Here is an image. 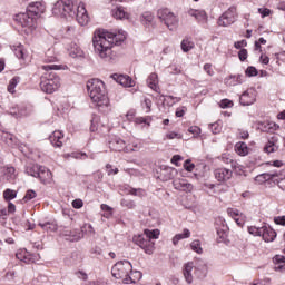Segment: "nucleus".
Returning a JSON list of instances; mask_svg holds the SVG:
<instances>
[{"mask_svg": "<svg viewBox=\"0 0 285 285\" xmlns=\"http://www.w3.org/2000/svg\"><path fill=\"white\" fill-rule=\"evenodd\" d=\"M238 135L242 139H248L250 137V134H248V130L239 129Z\"/></svg>", "mask_w": 285, "mask_h": 285, "instance_id": "338daca9", "label": "nucleus"}, {"mask_svg": "<svg viewBox=\"0 0 285 285\" xmlns=\"http://www.w3.org/2000/svg\"><path fill=\"white\" fill-rule=\"evenodd\" d=\"M258 12H259V14L262 16V18L264 19V18H266V17H269V14H271V9H268V8H259V9H258Z\"/></svg>", "mask_w": 285, "mask_h": 285, "instance_id": "0e129e2a", "label": "nucleus"}, {"mask_svg": "<svg viewBox=\"0 0 285 285\" xmlns=\"http://www.w3.org/2000/svg\"><path fill=\"white\" fill-rule=\"evenodd\" d=\"M37 179H39L41 184H50V181H52V171L43 166H40Z\"/></svg>", "mask_w": 285, "mask_h": 285, "instance_id": "412c9836", "label": "nucleus"}, {"mask_svg": "<svg viewBox=\"0 0 285 285\" xmlns=\"http://www.w3.org/2000/svg\"><path fill=\"white\" fill-rule=\"evenodd\" d=\"M248 233H249V235H253L254 237H262V227L249 226Z\"/></svg>", "mask_w": 285, "mask_h": 285, "instance_id": "a18cd8bd", "label": "nucleus"}, {"mask_svg": "<svg viewBox=\"0 0 285 285\" xmlns=\"http://www.w3.org/2000/svg\"><path fill=\"white\" fill-rule=\"evenodd\" d=\"M134 122L136 124V126H150V117H138V118H135Z\"/></svg>", "mask_w": 285, "mask_h": 285, "instance_id": "a19ab883", "label": "nucleus"}, {"mask_svg": "<svg viewBox=\"0 0 285 285\" xmlns=\"http://www.w3.org/2000/svg\"><path fill=\"white\" fill-rule=\"evenodd\" d=\"M157 17L170 31L177 30L179 27V18L168 9H159Z\"/></svg>", "mask_w": 285, "mask_h": 285, "instance_id": "423d86ee", "label": "nucleus"}, {"mask_svg": "<svg viewBox=\"0 0 285 285\" xmlns=\"http://www.w3.org/2000/svg\"><path fill=\"white\" fill-rule=\"evenodd\" d=\"M204 70L209 77H213V75H215V71L213 70V65L210 63H205Z\"/></svg>", "mask_w": 285, "mask_h": 285, "instance_id": "052dcab7", "label": "nucleus"}, {"mask_svg": "<svg viewBox=\"0 0 285 285\" xmlns=\"http://www.w3.org/2000/svg\"><path fill=\"white\" fill-rule=\"evenodd\" d=\"M69 55L72 57V59H77V57H83V51L81 48H79V46L73 45V47L69 49Z\"/></svg>", "mask_w": 285, "mask_h": 285, "instance_id": "e433bc0d", "label": "nucleus"}, {"mask_svg": "<svg viewBox=\"0 0 285 285\" xmlns=\"http://www.w3.org/2000/svg\"><path fill=\"white\" fill-rule=\"evenodd\" d=\"M184 168L187 170V173H193L195 170V164L190 161V159L185 160Z\"/></svg>", "mask_w": 285, "mask_h": 285, "instance_id": "603ef678", "label": "nucleus"}, {"mask_svg": "<svg viewBox=\"0 0 285 285\" xmlns=\"http://www.w3.org/2000/svg\"><path fill=\"white\" fill-rule=\"evenodd\" d=\"M49 141L53 148H61L63 146V132L56 130L49 136Z\"/></svg>", "mask_w": 285, "mask_h": 285, "instance_id": "aec40b11", "label": "nucleus"}, {"mask_svg": "<svg viewBox=\"0 0 285 285\" xmlns=\"http://www.w3.org/2000/svg\"><path fill=\"white\" fill-rule=\"evenodd\" d=\"M21 78L19 77H13L10 81H9V85H8V92H10L11 95H14V89L17 88V85L19 83Z\"/></svg>", "mask_w": 285, "mask_h": 285, "instance_id": "4c0bfd02", "label": "nucleus"}, {"mask_svg": "<svg viewBox=\"0 0 285 285\" xmlns=\"http://www.w3.org/2000/svg\"><path fill=\"white\" fill-rule=\"evenodd\" d=\"M17 259H20V262H24L26 264H30V262H35L32 257H30V253L28 250H22L16 254Z\"/></svg>", "mask_w": 285, "mask_h": 285, "instance_id": "72a5a7b5", "label": "nucleus"}, {"mask_svg": "<svg viewBox=\"0 0 285 285\" xmlns=\"http://www.w3.org/2000/svg\"><path fill=\"white\" fill-rule=\"evenodd\" d=\"M166 139H181V134L170 131V132L166 134Z\"/></svg>", "mask_w": 285, "mask_h": 285, "instance_id": "bf43d9fd", "label": "nucleus"}, {"mask_svg": "<svg viewBox=\"0 0 285 285\" xmlns=\"http://www.w3.org/2000/svg\"><path fill=\"white\" fill-rule=\"evenodd\" d=\"M87 90L91 101L98 107V110L106 112L108 106H110V99H108V91H106L104 81L99 79L88 80Z\"/></svg>", "mask_w": 285, "mask_h": 285, "instance_id": "20e7f679", "label": "nucleus"}, {"mask_svg": "<svg viewBox=\"0 0 285 285\" xmlns=\"http://www.w3.org/2000/svg\"><path fill=\"white\" fill-rule=\"evenodd\" d=\"M140 22L146 28H153L155 26V16L150 11H145L140 16Z\"/></svg>", "mask_w": 285, "mask_h": 285, "instance_id": "5701e85b", "label": "nucleus"}, {"mask_svg": "<svg viewBox=\"0 0 285 285\" xmlns=\"http://www.w3.org/2000/svg\"><path fill=\"white\" fill-rule=\"evenodd\" d=\"M4 177L8 181H12V179H14V177H17L14 167H7L4 169Z\"/></svg>", "mask_w": 285, "mask_h": 285, "instance_id": "ea45409f", "label": "nucleus"}, {"mask_svg": "<svg viewBox=\"0 0 285 285\" xmlns=\"http://www.w3.org/2000/svg\"><path fill=\"white\" fill-rule=\"evenodd\" d=\"M120 205L122 206V208H128L129 210L137 208V204H135V200H130L126 198H122L120 200Z\"/></svg>", "mask_w": 285, "mask_h": 285, "instance_id": "58836bf2", "label": "nucleus"}, {"mask_svg": "<svg viewBox=\"0 0 285 285\" xmlns=\"http://www.w3.org/2000/svg\"><path fill=\"white\" fill-rule=\"evenodd\" d=\"M175 175H177V169L173 167H165L160 170V179H163V181H170V179H175Z\"/></svg>", "mask_w": 285, "mask_h": 285, "instance_id": "b1692460", "label": "nucleus"}, {"mask_svg": "<svg viewBox=\"0 0 285 285\" xmlns=\"http://www.w3.org/2000/svg\"><path fill=\"white\" fill-rule=\"evenodd\" d=\"M45 61H48L49 63H55V61H57V57L55 56V50L53 49H49L46 52Z\"/></svg>", "mask_w": 285, "mask_h": 285, "instance_id": "c03bdc74", "label": "nucleus"}, {"mask_svg": "<svg viewBox=\"0 0 285 285\" xmlns=\"http://www.w3.org/2000/svg\"><path fill=\"white\" fill-rule=\"evenodd\" d=\"M160 99H163V104L165 106H175V104H179L181 101V98L175 97V96H160Z\"/></svg>", "mask_w": 285, "mask_h": 285, "instance_id": "c85d7f7f", "label": "nucleus"}, {"mask_svg": "<svg viewBox=\"0 0 285 285\" xmlns=\"http://www.w3.org/2000/svg\"><path fill=\"white\" fill-rule=\"evenodd\" d=\"M188 14L189 17H194L200 26H204V23L208 21V14H206V11L204 10L189 9Z\"/></svg>", "mask_w": 285, "mask_h": 285, "instance_id": "a211bd4d", "label": "nucleus"}, {"mask_svg": "<svg viewBox=\"0 0 285 285\" xmlns=\"http://www.w3.org/2000/svg\"><path fill=\"white\" fill-rule=\"evenodd\" d=\"M180 48L183 50V52H190V50H193V48H195V42L188 38L183 39L181 43H180Z\"/></svg>", "mask_w": 285, "mask_h": 285, "instance_id": "2f4dec72", "label": "nucleus"}, {"mask_svg": "<svg viewBox=\"0 0 285 285\" xmlns=\"http://www.w3.org/2000/svg\"><path fill=\"white\" fill-rule=\"evenodd\" d=\"M128 273H132V264L129 261H119L111 268V275L116 279L128 277Z\"/></svg>", "mask_w": 285, "mask_h": 285, "instance_id": "0eeeda50", "label": "nucleus"}, {"mask_svg": "<svg viewBox=\"0 0 285 285\" xmlns=\"http://www.w3.org/2000/svg\"><path fill=\"white\" fill-rule=\"evenodd\" d=\"M52 14L55 17H76L80 26H88L90 18L88 17V11L86 10V4L80 2L75 4L72 0H59L53 4Z\"/></svg>", "mask_w": 285, "mask_h": 285, "instance_id": "f03ea898", "label": "nucleus"}, {"mask_svg": "<svg viewBox=\"0 0 285 285\" xmlns=\"http://www.w3.org/2000/svg\"><path fill=\"white\" fill-rule=\"evenodd\" d=\"M188 237H190V229H184L181 234H177L176 236H174L173 238L174 246H177V244H179L181 239H188Z\"/></svg>", "mask_w": 285, "mask_h": 285, "instance_id": "7c9ffc66", "label": "nucleus"}, {"mask_svg": "<svg viewBox=\"0 0 285 285\" xmlns=\"http://www.w3.org/2000/svg\"><path fill=\"white\" fill-rule=\"evenodd\" d=\"M238 59L240 61H245L246 59H248V50L240 49L239 52H238Z\"/></svg>", "mask_w": 285, "mask_h": 285, "instance_id": "4d7b16f0", "label": "nucleus"}, {"mask_svg": "<svg viewBox=\"0 0 285 285\" xmlns=\"http://www.w3.org/2000/svg\"><path fill=\"white\" fill-rule=\"evenodd\" d=\"M17 197V191L12 190V189H6L3 191V198L6 199V202H12V199H16Z\"/></svg>", "mask_w": 285, "mask_h": 285, "instance_id": "37998d69", "label": "nucleus"}, {"mask_svg": "<svg viewBox=\"0 0 285 285\" xmlns=\"http://www.w3.org/2000/svg\"><path fill=\"white\" fill-rule=\"evenodd\" d=\"M144 233L145 237L148 238L150 242H153V239H159V229H145Z\"/></svg>", "mask_w": 285, "mask_h": 285, "instance_id": "c9c22d12", "label": "nucleus"}, {"mask_svg": "<svg viewBox=\"0 0 285 285\" xmlns=\"http://www.w3.org/2000/svg\"><path fill=\"white\" fill-rule=\"evenodd\" d=\"M42 70H46V73L41 77L40 88L42 92L52 95V92H56V90H59V88H61V78L57 76V72L52 71L59 70V66L45 65L42 66Z\"/></svg>", "mask_w": 285, "mask_h": 285, "instance_id": "39448f33", "label": "nucleus"}, {"mask_svg": "<svg viewBox=\"0 0 285 285\" xmlns=\"http://www.w3.org/2000/svg\"><path fill=\"white\" fill-rule=\"evenodd\" d=\"M261 237H263L264 242H275V237H277V232L273 229L271 226L261 227Z\"/></svg>", "mask_w": 285, "mask_h": 285, "instance_id": "6ab92c4d", "label": "nucleus"}, {"mask_svg": "<svg viewBox=\"0 0 285 285\" xmlns=\"http://www.w3.org/2000/svg\"><path fill=\"white\" fill-rule=\"evenodd\" d=\"M111 79L125 88H132V86H135V80L128 75L114 73L111 75Z\"/></svg>", "mask_w": 285, "mask_h": 285, "instance_id": "4468645a", "label": "nucleus"}, {"mask_svg": "<svg viewBox=\"0 0 285 285\" xmlns=\"http://www.w3.org/2000/svg\"><path fill=\"white\" fill-rule=\"evenodd\" d=\"M209 130L213 132V135H219L222 132V126L219 122L210 124Z\"/></svg>", "mask_w": 285, "mask_h": 285, "instance_id": "de8ad7c7", "label": "nucleus"}, {"mask_svg": "<svg viewBox=\"0 0 285 285\" xmlns=\"http://www.w3.org/2000/svg\"><path fill=\"white\" fill-rule=\"evenodd\" d=\"M132 242L136 246H139L146 255H153L155 253V242L148 239L146 236L136 235L134 236Z\"/></svg>", "mask_w": 285, "mask_h": 285, "instance_id": "1a4fd4ad", "label": "nucleus"}, {"mask_svg": "<svg viewBox=\"0 0 285 285\" xmlns=\"http://www.w3.org/2000/svg\"><path fill=\"white\" fill-rule=\"evenodd\" d=\"M190 248L191 250H194V253H197L198 255H202L204 253V249L202 248V242L199 240L191 242Z\"/></svg>", "mask_w": 285, "mask_h": 285, "instance_id": "79ce46f5", "label": "nucleus"}, {"mask_svg": "<svg viewBox=\"0 0 285 285\" xmlns=\"http://www.w3.org/2000/svg\"><path fill=\"white\" fill-rule=\"evenodd\" d=\"M41 169V166L39 165H28L26 167V174L29 175L30 177H35L37 179V177L39 176V170Z\"/></svg>", "mask_w": 285, "mask_h": 285, "instance_id": "c756f323", "label": "nucleus"}, {"mask_svg": "<svg viewBox=\"0 0 285 285\" xmlns=\"http://www.w3.org/2000/svg\"><path fill=\"white\" fill-rule=\"evenodd\" d=\"M235 153L240 157H246L248 155V145L244 141H239L235 145Z\"/></svg>", "mask_w": 285, "mask_h": 285, "instance_id": "bb28decb", "label": "nucleus"}, {"mask_svg": "<svg viewBox=\"0 0 285 285\" xmlns=\"http://www.w3.org/2000/svg\"><path fill=\"white\" fill-rule=\"evenodd\" d=\"M175 190H180L183 193H193V184L188 183L186 179H175L173 181Z\"/></svg>", "mask_w": 285, "mask_h": 285, "instance_id": "dca6fc26", "label": "nucleus"}, {"mask_svg": "<svg viewBox=\"0 0 285 285\" xmlns=\"http://www.w3.org/2000/svg\"><path fill=\"white\" fill-rule=\"evenodd\" d=\"M237 21V6H230L219 18L217 24L222 28H228Z\"/></svg>", "mask_w": 285, "mask_h": 285, "instance_id": "6e6552de", "label": "nucleus"}, {"mask_svg": "<svg viewBox=\"0 0 285 285\" xmlns=\"http://www.w3.org/2000/svg\"><path fill=\"white\" fill-rule=\"evenodd\" d=\"M112 16L115 19H128V13L124 11V7L117 6L116 9H112Z\"/></svg>", "mask_w": 285, "mask_h": 285, "instance_id": "473e14b6", "label": "nucleus"}, {"mask_svg": "<svg viewBox=\"0 0 285 285\" xmlns=\"http://www.w3.org/2000/svg\"><path fill=\"white\" fill-rule=\"evenodd\" d=\"M169 72H170V75H181V67H177V66H175V65H171L170 67H169Z\"/></svg>", "mask_w": 285, "mask_h": 285, "instance_id": "680f3d73", "label": "nucleus"}, {"mask_svg": "<svg viewBox=\"0 0 285 285\" xmlns=\"http://www.w3.org/2000/svg\"><path fill=\"white\" fill-rule=\"evenodd\" d=\"M242 106H253L257 101V92L253 89H248L239 97Z\"/></svg>", "mask_w": 285, "mask_h": 285, "instance_id": "ddd939ff", "label": "nucleus"}, {"mask_svg": "<svg viewBox=\"0 0 285 285\" xmlns=\"http://www.w3.org/2000/svg\"><path fill=\"white\" fill-rule=\"evenodd\" d=\"M45 12L46 3L30 2L27 12L16 14L14 21L24 29L26 35H32V31L37 29V18L35 17H41Z\"/></svg>", "mask_w": 285, "mask_h": 285, "instance_id": "7ed1b4c3", "label": "nucleus"}, {"mask_svg": "<svg viewBox=\"0 0 285 285\" xmlns=\"http://www.w3.org/2000/svg\"><path fill=\"white\" fill-rule=\"evenodd\" d=\"M0 139L4 144H7V146H13L16 138H14V135H12L8 131H0Z\"/></svg>", "mask_w": 285, "mask_h": 285, "instance_id": "cd10ccee", "label": "nucleus"}, {"mask_svg": "<svg viewBox=\"0 0 285 285\" xmlns=\"http://www.w3.org/2000/svg\"><path fill=\"white\" fill-rule=\"evenodd\" d=\"M193 268H195V264L193 262H188L183 266V275L187 284H193Z\"/></svg>", "mask_w": 285, "mask_h": 285, "instance_id": "4be33fe9", "label": "nucleus"}, {"mask_svg": "<svg viewBox=\"0 0 285 285\" xmlns=\"http://www.w3.org/2000/svg\"><path fill=\"white\" fill-rule=\"evenodd\" d=\"M245 75L247 77H257V75H259V72L257 71V68L255 67H248L246 70H245Z\"/></svg>", "mask_w": 285, "mask_h": 285, "instance_id": "09e8293b", "label": "nucleus"}, {"mask_svg": "<svg viewBox=\"0 0 285 285\" xmlns=\"http://www.w3.org/2000/svg\"><path fill=\"white\" fill-rule=\"evenodd\" d=\"M275 177H279L277 173H264L259 174L255 177L256 184H266V181H274V184H279V179H275Z\"/></svg>", "mask_w": 285, "mask_h": 285, "instance_id": "2eb2a0df", "label": "nucleus"}, {"mask_svg": "<svg viewBox=\"0 0 285 285\" xmlns=\"http://www.w3.org/2000/svg\"><path fill=\"white\" fill-rule=\"evenodd\" d=\"M32 109H30L26 105H16L9 108V114L12 117H16V119H19V117H28V115H31Z\"/></svg>", "mask_w": 285, "mask_h": 285, "instance_id": "f8f14e48", "label": "nucleus"}, {"mask_svg": "<svg viewBox=\"0 0 285 285\" xmlns=\"http://www.w3.org/2000/svg\"><path fill=\"white\" fill-rule=\"evenodd\" d=\"M142 108H146V112H149L150 108H153V100H150L149 98H145L142 102Z\"/></svg>", "mask_w": 285, "mask_h": 285, "instance_id": "13d9d810", "label": "nucleus"}, {"mask_svg": "<svg viewBox=\"0 0 285 285\" xmlns=\"http://www.w3.org/2000/svg\"><path fill=\"white\" fill-rule=\"evenodd\" d=\"M147 85L155 92H159V78L157 73L149 75V77L147 78Z\"/></svg>", "mask_w": 285, "mask_h": 285, "instance_id": "393cba45", "label": "nucleus"}, {"mask_svg": "<svg viewBox=\"0 0 285 285\" xmlns=\"http://www.w3.org/2000/svg\"><path fill=\"white\" fill-rule=\"evenodd\" d=\"M227 215H229V217L235 219V218L239 217L242 215V213H239V209L228 208L227 209Z\"/></svg>", "mask_w": 285, "mask_h": 285, "instance_id": "3c124183", "label": "nucleus"}, {"mask_svg": "<svg viewBox=\"0 0 285 285\" xmlns=\"http://www.w3.org/2000/svg\"><path fill=\"white\" fill-rule=\"evenodd\" d=\"M282 146V142L279 140V136L274 135L271 138H268L267 142L265 144L263 151L266 155H272V153H277L279 150V147Z\"/></svg>", "mask_w": 285, "mask_h": 285, "instance_id": "9d476101", "label": "nucleus"}, {"mask_svg": "<svg viewBox=\"0 0 285 285\" xmlns=\"http://www.w3.org/2000/svg\"><path fill=\"white\" fill-rule=\"evenodd\" d=\"M35 197H37V191L29 189V190H27L23 199H24V202H30V200L35 199Z\"/></svg>", "mask_w": 285, "mask_h": 285, "instance_id": "8fccbe9b", "label": "nucleus"}, {"mask_svg": "<svg viewBox=\"0 0 285 285\" xmlns=\"http://www.w3.org/2000/svg\"><path fill=\"white\" fill-rule=\"evenodd\" d=\"M246 46H248L246 40L236 41L234 43V48H236V50H243L242 48H246Z\"/></svg>", "mask_w": 285, "mask_h": 285, "instance_id": "6e6d98bb", "label": "nucleus"}, {"mask_svg": "<svg viewBox=\"0 0 285 285\" xmlns=\"http://www.w3.org/2000/svg\"><path fill=\"white\" fill-rule=\"evenodd\" d=\"M109 148L110 150H114L115 153H132L135 149H129L128 146L126 145V141L121 138H114L109 140Z\"/></svg>", "mask_w": 285, "mask_h": 285, "instance_id": "9b49d317", "label": "nucleus"}, {"mask_svg": "<svg viewBox=\"0 0 285 285\" xmlns=\"http://www.w3.org/2000/svg\"><path fill=\"white\" fill-rule=\"evenodd\" d=\"M106 170H107V175H117L119 173V168H114L112 169V165L107 164L106 165Z\"/></svg>", "mask_w": 285, "mask_h": 285, "instance_id": "5fc2aeb1", "label": "nucleus"}, {"mask_svg": "<svg viewBox=\"0 0 285 285\" xmlns=\"http://www.w3.org/2000/svg\"><path fill=\"white\" fill-rule=\"evenodd\" d=\"M94 179L95 181H101L104 179V173H101L100 170L94 173Z\"/></svg>", "mask_w": 285, "mask_h": 285, "instance_id": "774afa93", "label": "nucleus"}, {"mask_svg": "<svg viewBox=\"0 0 285 285\" xmlns=\"http://www.w3.org/2000/svg\"><path fill=\"white\" fill-rule=\"evenodd\" d=\"M14 55L18 59H26V50L23 49V46H18L14 49Z\"/></svg>", "mask_w": 285, "mask_h": 285, "instance_id": "49530a36", "label": "nucleus"}, {"mask_svg": "<svg viewBox=\"0 0 285 285\" xmlns=\"http://www.w3.org/2000/svg\"><path fill=\"white\" fill-rule=\"evenodd\" d=\"M223 164H230L233 161V156L229 154H223L220 157Z\"/></svg>", "mask_w": 285, "mask_h": 285, "instance_id": "69168bd1", "label": "nucleus"}, {"mask_svg": "<svg viewBox=\"0 0 285 285\" xmlns=\"http://www.w3.org/2000/svg\"><path fill=\"white\" fill-rule=\"evenodd\" d=\"M39 226L42 230H47V233H55L57 230V223L55 222L39 223Z\"/></svg>", "mask_w": 285, "mask_h": 285, "instance_id": "f704fd0d", "label": "nucleus"}, {"mask_svg": "<svg viewBox=\"0 0 285 285\" xmlns=\"http://www.w3.org/2000/svg\"><path fill=\"white\" fill-rule=\"evenodd\" d=\"M273 262L275 264V267H274L275 271H277L278 273L285 272V256L276 255L274 256Z\"/></svg>", "mask_w": 285, "mask_h": 285, "instance_id": "a878e982", "label": "nucleus"}, {"mask_svg": "<svg viewBox=\"0 0 285 285\" xmlns=\"http://www.w3.org/2000/svg\"><path fill=\"white\" fill-rule=\"evenodd\" d=\"M214 175L217 181L225 183L233 177V170L228 168H218L215 169Z\"/></svg>", "mask_w": 285, "mask_h": 285, "instance_id": "f3484780", "label": "nucleus"}, {"mask_svg": "<svg viewBox=\"0 0 285 285\" xmlns=\"http://www.w3.org/2000/svg\"><path fill=\"white\" fill-rule=\"evenodd\" d=\"M220 108H233L234 104L233 100L223 99L219 102Z\"/></svg>", "mask_w": 285, "mask_h": 285, "instance_id": "864d4df0", "label": "nucleus"}, {"mask_svg": "<svg viewBox=\"0 0 285 285\" xmlns=\"http://www.w3.org/2000/svg\"><path fill=\"white\" fill-rule=\"evenodd\" d=\"M126 41V32H110L106 30H96L92 38L94 50L100 59H110L112 47L119 46Z\"/></svg>", "mask_w": 285, "mask_h": 285, "instance_id": "f257e3e1", "label": "nucleus"}, {"mask_svg": "<svg viewBox=\"0 0 285 285\" xmlns=\"http://www.w3.org/2000/svg\"><path fill=\"white\" fill-rule=\"evenodd\" d=\"M274 223L277 226H285V216H276V217H274Z\"/></svg>", "mask_w": 285, "mask_h": 285, "instance_id": "e2e57ef3", "label": "nucleus"}]
</instances>
